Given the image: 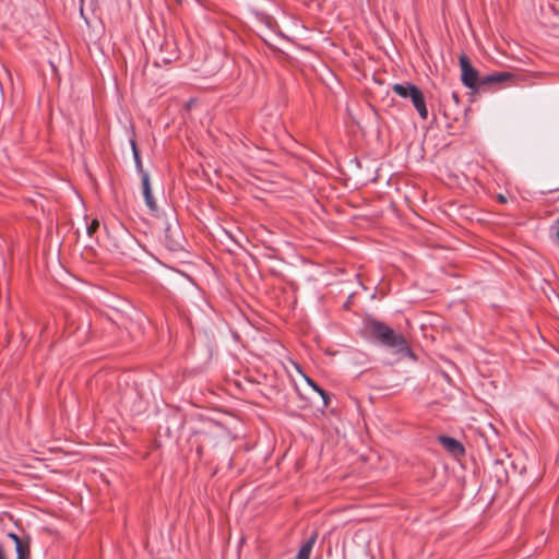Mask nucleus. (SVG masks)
<instances>
[{"mask_svg": "<svg viewBox=\"0 0 559 559\" xmlns=\"http://www.w3.org/2000/svg\"><path fill=\"white\" fill-rule=\"evenodd\" d=\"M141 180H142V189H143V195L145 199V203H146L147 207L154 212L157 210V204L152 194L148 174H143V178H141Z\"/></svg>", "mask_w": 559, "mask_h": 559, "instance_id": "7", "label": "nucleus"}, {"mask_svg": "<svg viewBox=\"0 0 559 559\" xmlns=\"http://www.w3.org/2000/svg\"><path fill=\"white\" fill-rule=\"evenodd\" d=\"M130 144H131V147H132V153H133V158H134V162H135L136 169H138L139 174L141 175V178H143V174H148V173L143 169L140 152H139V150L136 147L135 141L131 140Z\"/></svg>", "mask_w": 559, "mask_h": 559, "instance_id": "9", "label": "nucleus"}, {"mask_svg": "<svg viewBox=\"0 0 559 559\" xmlns=\"http://www.w3.org/2000/svg\"><path fill=\"white\" fill-rule=\"evenodd\" d=\"M513 78V74L510 72H493L487 75L481 76L480 80V88L485 86H489L492 84H501Z\"/></svg>", "mask_w": 559, "mask_h": 559, "instance_id": "5", "label": "nucleus"}, {"mask_svg": "<svg viewBox=\"0 0 559 559\" xmlns=\"http://www.w3.org/2000/svg\"><path fill=\"white\" fill-rule=\"evenodd\" d=\"M308 382L322 396L324 405L328 406L330 399L329 394L323 389L318 386L312 380L308 379Z\"/></svg>", "mask_w": 559, "mask_h": 559, "instance_id": "13", "label": "nucleus"}, {"mask_svg": "<svg viewBox=\"0 0 559 559\" xmlns=\"http://www.w3.org/2000/svg\"><path fill=\"white\" fill-rule=\"evenodd\" d=\"M198 435L200 437V440L197 445V453L199 454V456H201L203 453V450L205 448H209L207 439H210L212 436L210 432H198Z\"/></svg>", "mask_w": 559, "mask_h": 559, "instance_id": "11", "label": "nucleus"}, {"mask_svg": "<svg viewBox=\"0 0 559 559\" xmlns=\"http://www.w3.org/2000/svg\"><path fill=\"white\" fill-rule=\"evenodd\" d=\"M8 537L11 538L14 542L15 546L17 544L23 543V540L15 533H9Z\"/></svg>", "mask_w": 559, "mask_h": 559, "instance_id": "15", "label": "nucleus"}, {"mask_svg": "<svg viewBox=\"0 0 559 559\" xmlns=\"http://www.w3.org/2000/svg\"><path fill=\"white\" fill-rule=\"evenodd\" d=\"M498 200H499V202H501V203H506V202H507L506 197H503L502 194H499V195H498Z\"/></svg>", "mask_w": 559, "mask_h": 559, "instance_id": "17", "label": "nucleus"}, {"mask_svg": "<svg viewBox=\"0 0 559 559\" xmlns=\"http://www.w3.org/2000/svg\"><path fill=\"white\" fill-rule=\"evenodd\" d=\"M439 442L454 456H460L465 453L464 447L454 438L441 436L439 437Z\"/></svg>", "mask_w": 559, "mask_h": 559, "instance_id": "6", "label": "nucleus"}, {"mask_svg": "<svg viewBox=\"0 0 559 559\" xmlns=\"http://www.w3.org/2000/svg\"><path fill=\"white\" fill-rule=\"evenodd\" d=\"M217 430H221V427L215 425V426H213V429H211V430H202L201 431V432H210L211 436H212L210 439H207L209 448L210 447H215L217 444V441H216V439H217L216 431Z\"/></svg>", "mask_w": 559, "mask_h": 559, "instance_id": "12", "label": "nucleus"}, {"mask_svg": "<svg viewBox=\"0 0 559 559\" xmlns=\"http://www.w3.org/2000/svg\"><path fill=\"white\" fill-rule=\"evenodd\" d=\"M99 228V222L98 219L94 218L91 221V223L86 226V231L90 237H93V235L97 231Z\"/></svg>", "mask_w": 559, "mask_h": 559, "instance_id": "14", "label": "nucleus"}, {"mask_svg": "<svg viewBox=\"0 0 559 559\" xmlns=\"http://www.w3.org/2000/svg\"><path fill=\"white\" fill-rule=\"evenodd\" d=\"M16 559H29L31 550L28 543H21L15 546Z\"/></svg>", "mask_w": 559, "mask_h": 559, "instance_id": "10", "label": "nucleus"}, {"mask_svg": "<svg viewBox=\"0 0 559 559\" xmlns=\"http://www.w3.org/2000/svg\"><path fill=\"white\" fill-rule=\"evenodd\" d=\"M0 559H7L3 544L0 542Z\"/></svg>", "mask_w": 559, "mask_h": 559, "instance_id": "16", "label": "nucleus"}, {"mask_svg": "<svg viewBox=\"0 0 559 559\" xmlns=\"http://www.w3.org/2000/svg\"><path fill=\"white\" fill-rule=\"evenodd\" d=\"M557 223H558L557 237H558V239H559V219L557 221Z\"/></svg>", "mask_w": 559, "mask_h": 559, "instance_id": "18", "label": "nucleus"}, {"mask_svg": "<svg viewBox=\"0 0 559 559\" xmlns=\"http://www.w3.org/2000/svg\"><path fill=\"white\" fill-rule=\"evenodd\" d=\"M365 326L369 335L380 344L395 349L397 353L409 352L408 343L404 335L397 333L385 323L377 319H367Z\"/></svg>", "mask_w": 559, "mask_h": 559, "instance_id": "1", "label": "nucleus"}, {"mask_svg": "<svg viewBox=\"0 0 559 559\" xmlns=\"http://www.w3.org/2000/svg\"><path fill=\"white\" fill-rule=\"evenodd\" d=\"M164 242L168 250L178 251L183 247V236L178 226L167 224L164 229Z\"/></svg>", "mask_w": 559, "mask_h": 559, "instance_id": "4", "label": "nucleus"}, {"mask_svg": "<svg viewBox=\"0 0 559 559\" xmlns=\"http://www.w3.org/2000/svg\"><path fill=\"white\" fill-rule=\"evenodd\" d=\"M460 67L462 83L471 90L479 91L481 76H479L477 70L473 68L468 57L464 53L460 56Z\"/></svg>", "mask_w": 559, "mask_h": 559, "instance_id": "3", "label": "nucleus"}, {"mask_svg": "<svg viewBox=\"0 0 559 559\" xmlns=\"http://www.w3.org/2000/svg\"><path fill=\"white\" fill-rule=\"evenodd\" d=\"M393 93L402 98H409L421 119L428 118V110L424 93L412 83H396L392 86Z\"/></svg>", "mask_w": 559, "mask_h": 559, "instance_id": "2", "label": "nucleus"}, {"mask_svg": "<svg viewBox=\"0 0 559 559\" xmlns=\"http://www.w3.org/2000/svg\"><path fill=\"white\" fill-rule=\"evenodd\" d=\"M317 533L311 534V536L301 545L296 556V559H310V555L317 542Z\"/></svg>", "mask_w": 559, "mask_h": 559, "instance_id": "8", "label": "nucleus"}]
</instances>
